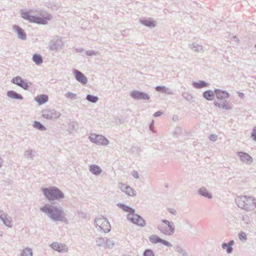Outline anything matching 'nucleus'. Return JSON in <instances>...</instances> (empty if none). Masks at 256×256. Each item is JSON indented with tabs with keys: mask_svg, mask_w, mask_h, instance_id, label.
<instances>
[{
	"mask_svg": "<svg viewBox=\"0 0 256 256\" xmlns=\"http://www.w3.org/2000/svg\"><path fill=\"white\" fill-rule=\"evenodd\" d=\"M148 240L150 242L153 244L160 243L163 245L168 247H172V244H170V242H168L166 240L161 238L160 237H159L156 234L150 235L148 237Z\"/></svg>",
	"mask_w": 256,
	"mask_h": 256,
	"instance_id": "nucleus-13",
	"label": "nucleus"
},
{
	"mask_svg": "<svg viewBox=\"0 0 256 256\" xmlns=\"http://www.w3.org/2000/svg\"><path fill=\"white\" fill-rule=\"evenodd\" d=\"M162 114V112L160 111H158L154 114V117H158L160 116Z\"/></svg>",
	"mask_w": 256,
	"mask_h": 256,
	"instance_id": "nucleus-50",
	"label": "nucleus"
},
{
	"mask_svg": "<svg viewBox=\"0 0 256 256\" xmlns=\"http://www.w3.org/2000/svg\"><path fill=\"white\" fill-rule=\"evenodd\" d=\"M86 98L88 101L92 103H96L98 100V96L90 94H87Z\"/></svg>",
	"mask_w": 256,
	"mask_h": 256,
	"instance_id": "nucleus-33",
	"label": "nucleus"
},
{
	"mask_svg": "<svg viewBox=\"0 0 256 256\" xmlns=\"http://www.w3.org/2000/svg\"><path fill=\"white\" fill-rule=\"evenodd\" d=\"M238 96L240 97L241 98H244V95L242 92H238Z\"/></svg>",
	"mask_w": 256,
	"mask_h": 256,
	"instance_id": "nucleus-52",
	"label": "nucleus"
},
{
	"mask_svg": "<svg viewBox=\"0 0 256 256\" xmlns=\"http://www.w3.org/2000/svg\"><path fill=\"white\" fill-rule=\"evenodd\" d=\"M73 74L74 76L75 79L81 83L82 84H85L88 82L87 78L80 71L78 70H73Z\"/></svg>",
	"mask_w": 256,
	"mask_h": 256,
	"instance_id": "nucleus-17",
	"label": "nucleus"
},
{
	"mask_svg": "<svg viewBox=\"0 0 256 256\" xmlns=\"http://www.w3.org/2000/svg\"><path fill=\"white\" fill-rule=\"evenodd\" d=\"M191 49L195 52H199L202 50V46H199L196 43H193L190 45Z\"/></svg>",
	"mask_w": 256,
	"mask_h": 256,
	"instance_id": "nucleus-32",
	"label": "nucleus"
},
{
	"mask_svg": "<svg viewBox=\"0 0 256 256\" xmlns=\"http://www.w3.org/2000/svg\"><path fill=\"white\" fill-rule=\"evenodd\" d=\"M44 12L40 10V14L42 17H40L35 16H32L28 12H22L21 13V16L24 19L27 20L30 22L36 23L39 24H46L48 21L50 20L52 18V16L46 12L45 16H43L42 13Z\"/></svg>",
	"mask_w": 256,
	"mask_h": 256,
	"instance_id": "nucleus-4",
	"label": "nucleus"
},
{
	"mask_svg": "<svg viewBox=\"0 0 256 256\" xmlns=\"http://www.w3.org/2000/svg\"><path fill=\"white\" fill-rule=\"evenodd\" d=\"M64 96L66 98L70 100H75L78 98V96L76 94L72 93L70 92H68L65 94Z\"/></svg>",
	"mask_w": 256,
	"mask_h": 256,
	"instance_id": "nucleus-35",
	"label": "nucleus"
},
{
	"mask_svg": "<svg viewBox=\"0 0 256 256\" xmlns=\"http://www.w3.org/2000/svg\"><path fill=\"white\" fill-rule=\"evenodd\" d=\"M11 82L24 90H28L32 85L30 82H28L26 80L22 78L20 76H16L12 78Z\"/></svg>",
	"mask_w": 256,
	"mask_h": 256,
	"instance_id": "nucleus-10",
	"label": "nucleus"
},
{
	"mask_svg": "<svg viewBox=\"0 0 256 256\" xmlns=\"http://www.w3.org/2000/svg\"><path fill=\"white\" fill-rule=\"evenodd\" d=\"M124 193L128 196H133L136 195L135 190L130 186H128V187H126Z\"/></svg>",
	"mask_w": 256,
	"mask_h": 256,
	"instance_id": "nucleus-37",
	"label": "nucleus"
},
{
	"mask_svg": "<svg viewBox=\"0 0 256 256\" xmlns=\"http://www.w3.org/2000/svg\"><path fill=\"white\" fill-rule=\"evenodd\" d=\"M182 133V129L180 126H176L175 128L174 131V134L177 135V136L179 134H180Z\"/></svg>",
	"mask_w": 256,
	"mask_h": 256,
	"instance_id": "nucleus-41",
	"label": "nucleus"
},
{
	"mask_svg": "<svg viewBox=\"0 0 256 256\" xmlns=\"http://www.w3.org/2000/svg\"><path fill=\"white\" fill-rule=\"evenodd\" d=\"M254 47L256 48V44H254Z\"/></svg>",
	"mask_w": 256,
	"mask_h": 256,
	"instance_id": "nucleus-60",
	"label": "nucleus"
},
{
	"mask_svg": "<svg viewBox=\"0 0 256 256\" xmlns=\"http://www.w3.org/2000/svg\"><path fill=\"white\" fill-rule=\"evenodd\" d=\"M166 87L165 86H158L156 87L155 90L157 92H160L164 93V90H166Z\"/></svg>",
	"mask_w": 256,
	"mask_h": 256,
	"instance_id": "nucleus-40",
	"label": "nucleus"
},
{
	"mask_svg": "<svg viewBox=\"0 0 256 256\" xmlns=\"http://www.w3.org/2000/svg\"><path fill=\"white\" fill-rule=\"evenodd\" d=\"M189 96L190 97V98H192V96Z\"/></svg>",
	"mask_w": 256,
	"mask_h": 256,
	"instance_id": "nucleus-61",
	"label": "nucleus"
},
{
	"mask_svg": "<svg viewBox=\"0 0 256 256\" xmlns=\"http://www.w3.org/2000/svg\"><path fill=\"white\" fill-rule=\"evenodd\" d=\"M251 137L256 142V126L254 128L252 133Z\"/></svg>",
	"mask_w": 256,
	"mask_h": 256,
	"instance_id": "nucleus-46",
	"label": "nucleus"
},
{
	"mask_svg": "<svg viewBox=\"0 0 256 256\" xmlns=\"http://www.w3.org/2000/svg\"><path fill=\"white\" fill-rule=\"evenodd\" d=\"M35 152L34 151L32 150H26L24 152V156L26 159H31L33 160V158L34 157V154L33 153Z\"/></svg>",
	"mask_w": 256,
	"mask_h": 256,
	"instance_id": "nucleus-31",
	"label": "nucleus"
},
{
	"mask_svg": "<svg viewBox=\"0 0 256 256\" xmlns=\"http://www.w3.org/2000/svg\"><path fill=\"white\" fill-rule=\"evenodd\" d=\"M182 96L184 97V98H186L185 96H184V94H182Z\"/></svg>",
	"mask_w": 256,
	"mask_h": 256,
	"instance_id": "nucleus-59",
	"label": "nucleus"
},
{
	"mask_svg": "<svg viewBox=\"0 0 256 256\" xmlns=\"http://www.w3.org/2000/svg\"><path fill=\"white\" fill-rule=\"evenodd\" d=\"M238 206L246 211H251L256 208V199L251 196H241L236 198Z\"/></svg>",
	"mask_w": 256,
	"mask_h": 256,
	"instance_id": "nucleus-5",
	"label": "nucleus"
},
{
	"mask_svg": "<svg viewBox=\"0 0 256 256\" xmlns=\"http://www.w3.org/2000/svg\"><path fill=\"white\" fill-rule=\"evenodd\" d=\"M162 222L166 226L160 225L158 227V230L163 234L168 236L172 235L174 232V225L173 222H170L166 220H162Z\"/></svg>",
	"mask_w": 256,
	"mask_h": 256,
	"instance_id": "nucleus-8",
	"label": "nucleus"
},
{
	"mask_svg": "<svg viewBox=\"0 0 256 256\" xmlns=\"http://www.w3.org/2000/svg\"><path fill=\"white\" fill-rule=\"evenodd\" d=\"M32 60L37 65H40L43 62L42 56L40 54H35L32 56Z\"/></svg>",
	"mask_w": 256,
	"mask_h": 256,
	"instance_id": "nucleus-28",
	"label": "nucleus"
},
{
	"mask_svg": "<svg viewBox=\"0 0 256 256\" xmlns=\"http://www.w3.org/2000/svg\"><path fill=\"white\" fill-rule=\"evenodd\" d=\"M3 235V232H0V236H2Z\"/></svg>",
	"mask_w": 256,
	"mask_h": 256,
	"instance_id": "nucleus-56",
	"label": "nucleus"
},
{
	"mask_svg": "<svg viewBox=\"0 0 256 256\" xmlns=\"http://www.w3.org/2000/svg\"><path fill=\"white\" fill-rule=\"evenodd\" d=\"M13 30L16 32L18 38L22 40H25L26 38L24 31L18 26L14 25L12 26Z\"/></svg>",
	"mask_w": 256,
	"mask_h": 256,
	"instance_id": "nucleus-19",
	"label": "nucleus"
},
{
	"mask_svg": "<svg viewBox=\"0 0 256 256\" xmlns=\"http://www.w3.org/2000/svg\"><path fill=\"white\" fill-rule=\"evenodd\" d=\"M76 52H84V49L82 48H76L75 49Z\"/></svg>",
	"mask_w": 256,
	"mask_h": 256,
	"instance_id": "nucleus-51",
	"label": "nucleus"
},
{
	"mask_svg": "<svg viewBox=\"0 0 256 256\" xmlns=\"http://www.w3.org/2000/svg\"><path fill=\"white\" fill-rule=\"evenodd\" d=\"M208 85V84L204 80H199L198 82H194L192 83L193 87L197 89H200L206 87Z\"/></svg>",
	"mask_w": 256,
	"mask_h": 256,
	"instance_id": "nucleus-27",
	"label": "nucleus"
},
{
	"mask_svg": "<svg viewBox=\"0 0 256 256\" xmlns=\"http://www.w3.org/2000/svg\"><path fill=\"white\" fill-rule=\"evenodd\" d=\"M0 220L7 227L11 228L13 226L12 218L4 211L0 210Z\"/></svg>",
	"mask_w": 256,
	"mask_h": 256,
	"instance_id": "nucleus-14",
	"label": "nucleus"
},
{
	"mask_svg": "<svg viewBox=\"0 0 256 256\" xmlns=\"http://www.w3.org/2000/svg\"><path fill=\"white\" fill-rule=\"evenodd\" d=\"M242 220L247 224L250 222L249 217L247 215L242 216Z\"/></svg>",
	"mask_w": 256,
	"mask_h": 256,
	"instance_id": "nucleus-45",
	"label": "nucleus"
},
{
	"mask_svg": "<svg viewBox=\"0 0 256 256\" xmlns=\"http://www.w3.org/2000/svg\"><path fill=\"white\" fill-rule=\"evenodd\" d=\"M106 238H98L96 240V245L98 246L104 248Z\"/></svg>",
	"mask_w": 256,
	"mask_h": 256,
	"instance_id": "nucleus-36",
	"label": "nucleus"
},
{
	"mask_svg": "<svg viewBox=\"0 0 256 256\" xmlns=\"http://www.w3.org/2000/svg\"><path fill=\"white\" fill-rule=\"evenodd\" d=\"M132 175L136 178H138L139 177L138 172L135 170L132 172Z\"/></svg>",
	"mask_w": 256,
	"mask_h": 256,
	"instance_id": "nucleus-49",
	"label": "nucleus"
},
{
	"mask_svg": "<svg viewBox=\"0 0 256 256\" xmlns=\"http://www.w3.org/2000/svg\"><path fill=\"white\" fill-rule=\"evenodd\" d=\"M154 121L152 120V122L150 124L149 128H150V130H152V128L154 127Z\"/></svg>",
	"mask_w": 256,
	"mask_h": 256,
	"instance_id": "nucleus-53",
	"label": "nucleus"
},
{
	"mask_svg": "<svg viewBox=\"0 0 256 256\" xmlns=\"http://www.w3.org/2000/svg\"><path fill=\"white\" fill-rule=\"evenodd\" d=\"M214 94L216 98L220 100V102H214V104L215 106L226 110H231L232 108V103L226 100L230 97V95L228 92L216 88L214 89Z\"/></svg>",
	"mask_w": 256,
	"mask_h": 256,
	"instance_id": "nucleus-3",
	"label": "nucleus"
},
{
	"mask_svg": "<svg viewBox=\"0 0 256 256\" xmlns=\"http://www.w3.org/2000/svg\"><path fill=\"white\" fill-rule=\"evenodd\" d=\"M89 139L96 144L106 146L108 143V140L102 135L92 134L89 136Z\"/></svg>",
	"mask_w": 256,
	"mask_h": 256,
	"instance_id": "nucleus-11",
	"label": "nucleus"
},
{
	"mask_svg": "<svg viewBox=\"0 0 256 256\" xmlns=\"http://www.w3.org/2000/svg\"><path fill=\"white\" fill-rule=\"evenodd\" d=\"M164 93L166 94H172V92L168 88H166V90H164Z\"/></svg>",
	"mask_w": 256,
	"mask_h": 256,
	"instance_id": "nucleus-48",
	"label": "nucleus"
},
{
	"mask_svg": "<svg viewBox=\"0 0 256 256\" xmlns=\"http://www.w3.org/2000/svg\"><path fill=\"white\" fill-rule=\"evenodd\" d=\"M6 96L11 99L22 100L24 98L20 94H18L14 90H8L6 92Z\"/></svg>",
	"mask_w": 256,
	"mask_h": 256,
	"instance_id": "nucleus-20",
	"label": "nucleus"
},
{
	"mask_svg": "<svg viewBox=\"0 0 256 256\" xmlns=\"http://www.w3.org/2000/svg\"><path fill=\"white\" fill-rule=\"evenodd\" d=\"M89 170L92 174L98 176L102 172L100 168L96 164H92L90 166Z\"/></svg>",
	"mask_w": 256,
	"mask_h": 256,
	"instance_id": "nucleus-26",
	"label": "nucleus"
},
{
	"mask_svg": "<svg viewBox=\"0 0 256 256\" xmlns=\"http://www.w3.org/2000/svg\"><path fill=\"white\" fill-rule=\"evenodd\" d=\"M234 38H236V40L238 41V39L236 37L234 36Z\"/></svg>",
	"mask_w": 256,
	"mask_h": 256,
	"instance_id": "nucleus-58",
	"label": "nucleus"
},
{
	"mask_svg": "<svg viewBox=\"0 0 256 256\" xmlns=\"http://www.w3.org/2000/svg\"><path fill=\"white\" fill-rule=\"evenodd\" d=\"M176 250L178 252L182 254L183 256H188V254L186 252V250L184 249H183L180 246H177L176 247Z\"/></svg>",
	"mask_w": 256,
	"mask_h": 256,
	"instance_id": "nucleus-38",
	"label": "nucleus"
},
{
	"mask_svg": "<svg viewBox=\"0 0 256 256\" xmlns=\"http://www.w3.org/2000/svg\"><path fill=\"white\" fill-rule=\"evenodd\" d=\"M40 210L44 213L54 222H62L67 223L68 220L66 217L64 208L58 204L52 202L50 204H46L40 208Z\"/></svg>",
	"mask_w": 256,
	"mask_h": 256,
	"instance_id": "nucleus-1",
	"label": "nucleus"
},
{
	"mask_svg": "<svg viewBox=\"0 0 256 256\" xmlns=\"http://www.w3.org/2000/svg\"><path fill=\"white\" fill-rule=\"evenodd\" d=\"M45 198L49 201L57 200L64 198V194L56 186H50L42 188Z\"/></svg>",
	"mask_w": 256,
	"mask_h": 256,
	"instance_id": "nucleus-6",
	"label": "nucleus"
},
{
	"mask_svg": "<svg viewBox=\"0 0 256 256\" xmlns=\"http://www.w3.org/2000/svg\"><path fill=\"white\" fill-rule=\"evenodd\" d=\"M214 91L213 92L210 90L204 91L202 94L203 97L208 100H213L214 99Z\"/></svg>",
	"mask_w": 256,
	"mask_h": 256,
	"instance_id": "nucleus-25",
	"label": "nucleus"
},
{
	"mask_svg": "<svg viewBox=\"0 0 256 256\" xmlns=\"http://www.w3.org/2000/svg\"><path fill=\"white\" fill-rule=\"evenodd\" d=\"M209 139L212 142H215L217 140V136L216 134H212L209 136Z\"/></svg>",
	"mask_w": 256,
	"mask_h": 256,
	"instance_id": "nucleus-47",
	"label": "nucleus"
},
{
	"mask_svg": "<svg viewBox=\"0 0 256 256\" xmlns=\"http://www.w3.org/2000/svg\"><path fill=\"white\" fill-rule=\"evenodd\" d=\"M198 193L200 196L206 198L208 199H210L212 198V194H210L204 187L200 188L198 190Z\"/></svg>",
	"mask_w": 256,
	"mask_h": 256,
	"instance_id": "nucleus-23",
	"label": "nucleus"
},
{
	"mask_svg": "<svg viewBox=\"0 0 256 256\" xmlns=\"http://www.w3.org/2000/svg\"><path fill=\"white\" fill-rule=\"evenodd\" d=\"M3 160L2 158H1V156H0V168L2 167V164H3Z\"/></svg>",
	"mask_w": 256,
	"mask_h": 256,
	"instance_id": "nucleus-54",
	"label": "nucleus"
},
{
	"mask_svg": "<svg viewBox=\"0 0 256 256\" xmlns=\"http://www.w3.org/2000/svg\"><path fill=\"white\" fill-rule=\"evenodd\" d=\"M144 256H154L153 251L150 249H146L143 254Z\"/></svg>",
	"mask_w": 256,
	"mask_h": 256,
	"instance_id": "nucleus-39",
	"label": "nucleus"
},
{
	"mask_svg": "<svg viewBox=\"0 0 256 256\" xmlns=\"http://www.w3.org/2000/svg\"><path fill=\"white\" fill-rule=\"evenodd\" d=\"M94 226L97 230L104 233L110 232L111 229V226L108 220L102 216L95 218Z\"/></svg>",
	"mask_w": 256,
	"mask_h": 256,
	"instance_id": "nucleus-7",
	"label": "nucleus"
},
{
	"mask_svg": "<svg viewBox=\"0 0 256 256\" xmlns=\"http://www.w3.org/2000/svg\"><path fill=\"white\" fill-rule=\"evenodd\" d=\"M117 206L124 211L128 212L126 218L130 222L142 227L146 226L144 220L139 214H135L134 208L120 202L118 204Z\"/></svg>",
	"mask_w": 256,
	"mask_h": 256,
	"instance_id": "nucleus-2",
	"label": "nucleus"
},
{
	"mask_svg": "<svg viewBox=\"0 0 256 256\" xmlns=\"http://www.w3.org/2000/svg\"><path fill=\"white\" fill-rule=\"evenodd\" d=\"M130 96L132 98L136 100H148L150 98V96L148 94L138 90L131 92Z\"/></svg>",
	"mask_w": 256,
	"mask_h": 256,
	"instance_id": "nucleus-15",
	"label": "nucleus"
},
{
	"mask_svg": "<svg viewBox=\"0 0 256 256\" xmlns=\"http://www.w3.org/2000/svg\"><path fill=\"white\" fill-rule=\"evenodd\" d=\"M234 242L233 240L229 241L228 243L224 242L222 244V248L226 249L228 254H231L233 251L232 246L234 244Z\"/></svg>",
	"mask_w": 256,
	"mask_h": 256,
	"instance_id": "nucleus-21",
	"label": "nucleus"
},
{
	"mask_svg": "<svg viewBox=\"0 0 256 256\" xmlns=\"http://www.w3.org/2000/svg\"><path fill=\"white\" fill-rule=\"evenodd\" d=\"M238 238L240 240H246V235L244 232H240L238 234Z\"/></svg>",
	"mask_w": 256,
	"mask_h": 256,
	"instance_id": "nucleus-44",
	"label": "nucleus"
},
{
	"mask_svg": "<svg viewBox=\"0 0 256 256\" xmlns=\"http://www.w3.org/2000/svg\"><path fill=\"white\" fill-rule=\"evenodd\" d=\"M64 46L62 38L56 36L50 42L48 47L50 50L57 51L58 50L62 49Z\"/></svg>",
	"mask_w": 256,
	"mask_h": 256,
	"instance_id": "nucleus-9",
	"label": "nucleus"
},
{
	"mask_svg": "<svg viewBox=\"0 0 256 256\" xmlns=\"http://www.w3.org/2000/svg\"><path fill=\"white\" fill-rule=\"evenodd\" d=\"M86 53L88 56H96L97 54V52L94 50H87Z\"/></svg>",
	"mask_w": 256,
	"mask_h": 256,
	"instance_id": "nucleus-42",
	"label": "nucleus"
},
{
	"mask_svg": "<svg viewBox=\"0 0 256 256\" xmlns=\"http://www.w3.org/2000/svg\"><path fill=\"white\" fill-rule=\"evenodd\" d=\"M60 116L61 114L54 109H46L42 112V116L47 120L57 118Z\"/></svg>",
	"mask_w": 256,
	"mask_h": 256,
	"instance_id": "nucleus-12",
	"label": "nucleus"
},
{
	"mask_svg": "<svg viewBox=\"0 0 256 256\" xmlns=\"http://www.w3.org/2000/svg\"><path fill=\"white\" fill-rule=\"evenodd\" d=\"M234 38H236V40L238 41V39L236 37L234 36Z\"/></svg>",
	"mask_w": 256,
	"mask_h": 256,
	"instance_id": "nucleus-57",
	"label": "nucleus"
},
{
	"mask_svg": "<svg viewBox=\"0 0 256 256\" xmlns=\"http://www.w3.org/2000/svg\"><path fill=\"white\" fill-rule=\"evenodd\" d=\"M114 246V243L112 240L106 238L104 248H112Z\"/></svg>",
	"mask_w": 256,
	"mask_h": 256,
	"instance_id": "nucleus-34",
	"label": "nucleus"
},
{
	"mask_svg": "<svg viewBox=\"0 0 256 256\" xmlns=\"http://www.w3.org/2000/svg\"><path fill=\"white\" fill-rule=\"evenodd\" d=\"M32 126L36 129L40 131H44L46 130V127L40 122L36 120L34 121Z\"/></svg>",
	"mask_w": 256,
	"mask_h": 256,
	"instance_id": "nucleus-29",
	"label": "nucleus"
},
{
	"mask_svg": "<svg viewBox=\"0 0 256 256\" xmlns=\"http://www.w3.org/2000/svg\"><path fill=\"white\" fill-rule=\"evenodd\" d=\"M237 156L240 158L241 162L250 165L253 162L252 158L248 154L243 152H238Z\"/></svg>",
	"mask_w": 256,
	"mask_h": 256,
	"instance_id": "nucleus-16",
	"label": "nucleus"
},
{
	"mask_svg": "<svg viewBox=\"0 0 256 256\" xmlns=\"http://www.w3.org/2000/svg\"><path fill=\"white\" fill-rule=\"evenodd\" d=\"M20 256H32V249L30 248L23 249L21 251Z\"/></svg>",
	"mask_w": 256,
	"mask_h": 256,
	"instance_id": "nucleus-30",
	"label": "nucleus"
},
{
	"mask_svg": "<svg viewBox=\"0 0 256 256\" xmlns=\"http://www.w3.org/2000/svg\"><path fill=\"white\" fill-rule=\"evenodd\" d=\"M128 186H126V184H124L122 183H121V182H120L118 184V186H119L120 188L124 192L126 191V187H128Z\"/></svg>",
	"mask_w": 256,
	"mask_h": 256,
	"instance_id": "nucleus-43",
	"label": "nucleus"
},
{
	"mask_svg": "<svg viewBox=\"0 0 256 256\" xmlns=\"http://www.w3.org/2000/svg\"><path fill=\"white\" fill-rule=\"evenodd\" d=\"M50 246L54 250H56L60 252H66L68 251V248L66 244L58 242H52L50 244Z\"/></svg>",
	"mask_w": 256,
	"mask_h": 256,
	"instance_id": "nucleus-18",
	"label": "nucleus"
},
{
	"mask_svg": "<svg viewBox=\"0 0 256 256\" xmlns=\"http://www.w3.org/2000/svg\"><path fill=\"white\" fill-rule=\"evenodd\" d=\"M35 100L40 105L46 102L48 100V98L47 95L40 94L36 96L35 98Z\"/></svg>",
	"mask_w": 256,
	"mask_h": 256,
	"instance_id": "nucleus-24",
	"label": "nucleus"
},
{
	"mask_svg": "<svg viewBox=\"0 0 256 256\" xmlns=\"http://www.w3.org/2000/svg\"><path fill=\"white\" fill-rule=\"evenodd\" d=\"M140 22L142 24L148 28H154L156 26V22L150 18L140 20Z\"/></svg>",
	"mask_w": 256,
	"mask_h": 256,
	"instance_id": "nucleus-22",
	"label": "nucleus"
},
{
	"mask_svg": "<svg viewBox=\"0 0 256 256\" xmlns=\"http://www.w3.org/2000/svg\"><path fill=\"white\" fill-rule=\"evenodd\" d=\"M186 222L188 224L190 228L192 227V224L190 223V222L188 220H186Z\"/></svg>",
	"mask_w": 256,
	"mask_h": 256,
	"instance_id": "nucleus-55",
	"label": "nucleus"
}]
</instances>
